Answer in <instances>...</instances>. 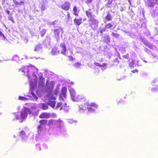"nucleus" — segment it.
<instances>
[{"label":"nucleus","mask_w":158,"mask_h":158,"mask_svg":"<svg viewBox=\"0 0 158 158\" xmlns=\"http://www.w3.org/2000/svg\"><path fill=\"white\" fill-rule=\"evenodd\" d=\"M56 102L52 101L51 100H48L46 102V103H41L40 104V106L41 109L44 110H46L48 109V105L54 108L55 106Z\"/></svg>","instance_id":"nucleus-1"},{"label":"nucleus","mask_w":158,"mask_h":158,"mask_svg":"<svg viewBox=\"0 0 158 158\" xmlns=\"http://www.w3.org/2000/svg\"><path fill=\"white\" fill-rule=\"evenodd\" d=\"M31 111L28 108H25L24 109L22 110L20 113L21 119H20L19 122L22 123L23 121L22 119H26L27 116V114H31Z\"/></svg>","instance_id":"nucleus-2"},{"label":"nucleus","mask_w":158,"mask_h":158,"mask_svg":"<svg viewBox=\"0 0 158 158\" xmlns=\"http://www.w3.org/2000/svg\"><path fill=\"white\" fill-rule=\"evenodd\" d=\"M63 30L60 27H58L57 29H55L53 30L54 34V38L56 39V41L58 42L60 40L59 34L60 32H62Z\"/></svg>","instance_id":"nucleus-3"},{"label":"nucleus","mask_w":158,"mask_h":158,"mask_svg":"<svg viewBox=\"0 0 158 158\" xmlns=\"http://www.w3.org/2000/svg\"><path fill=\"white\" fill-rule=\"evenodd\" d=\"M67 88L65 87H63L61 90V93L60 94L59 99L60 100H64V98H66Z\"/></svg>","instance_id":"nucleus-4"},{"label":"nucleus","mask_w":158,"mask_h":158,"mask_svg":"<svg viewBox=\"0 0 158 158\" xmlns=\"http://www.w3.org/2000/svg\"><path fill=\"white\" fill-rule=\"evenodd\" d=\"M86 105H87V109L88 110V111L90 112H93L94 110V109L92 108V107L97 108L98 106L95 104L94 103H91L90 104L89 103V102H87L86 103Z\"/></svg>","instance_id":"nucleus-5"},{"label":"nucleus","mask_w":158,"mask_h":158,"mask_svg":"<svg viewBox=\"0 0 158 158\" xmlns=\"http://www.w3.org/2000/svg\"><path fill=\"white\" fill-rule=\"evenodd\" d=\"M140 41L144 44L146 46L150 48H153V45L152 44L148 43V40L145 38H140Z\"/></svg>","instance_id":"nucleus-6"},{"label":"nucleus","mask_w":158,"mask_h":158,"mask_svg":"<svg viewBox=\"0 0 158 158\" xmlns=\"http://www.w3.org/2000/svg\"><path fill=\"white\" fill-rule=\"evenodd\" d=\"M69 92L72 100L74 101L77 102V97L76 96V93L74 89H70Z\"/></svg>","instance_id":"nucleus-7"},{"label":"nucleus","mask_w":158,"mask_h":158,"mask_svg":"<svg viewBox=\"0 0 158 158\" xmlns=\"http://www.w3.org/2000/svg\"><path fill=\"white\" fill-rule=\"evenodd\" d=\"M147 4L150 7H153L155 4H158V0H148L147 1Z\"/></svg>","instance_id":"nucleus-8"},{"label":"nucleus","mask_w":158,"mask_h":158,"mask_svg":"<svg viewBox=\"0 0 158 158\" xmlns=\"http://www.w3.org/2000/svg\"><path fill=\"white\" fill-rule=\"evenodd\" d=\"M70 3L68 2H65L61 6V8L65 11H68L70 9Z\"/></svg>","instance_id":"nucleus-9"},{"label":"nucleus","mask_w":158,"mask_h":158,"mask_svg":"<svg viewBox=\"0 0 158 158\" xmlns=\"http://www.w3.org/2000/svg\"><path fill=\"white\" fill-rule=\"evenodd\" d=\"M110 39L109 35L106 34H104L102 38V40L106 44H108L110 42Z\"/></svg>","instance_id":"nucleus-10"},{"label":"nucleus","mask_w":158,"mask_h":158,"mask_svg":"<svg viewBox=\"0 0 158 158\" xmlns=\"http://www.w3.org/2000/svg\"><path fill=\"white\" fill-rule=\"evenodd\" d=\"M51 38L50 37H47L43 42V44L47 47L50 46V45Z\"/></svg>","instance_id":"nucleus-11"},{"label":"nucleus","mask_w":158,"mask_h":158,"mask_svg":"<svg viewBox=\"0 0 158 158\" xmlns=\"http://www.w3.org/2000/svg\"><path fill=\"white\" fill-rule=\"evenodd\" d=\"M85 13L87 17L89 18V19H90L91 18L95 17V16L93 14V13L91 12V9H89L88 11H85Z\"/></svg>","instance_id":"nucleus-12"},{"label":"nucleus","mask_w":158,"mask_h":158,"mask_svg":"<svg viewBox=\"0 0 158 158\" xmlns=\"http://www.w3.org/2000/svg\"><path fill=\"white\" fill-rule=\"evenodd\" d=\"M50 115V114L49 113H43L39 116V118H48Z\"/></svg>","instance_id":"nucleus-13"},{"label":"nucleus","mask_w":158,"mask_h":158,"mask_svg":"<svg viewBox=\"0 0 158 158\" xmlns=\"http://www.w3.org/2000/svg\"><path fill=\"white\" fill-rule=\"evenodd\" d=\"M60 46L62 48V51H61V52L64 55H66V51L67 49L65 46L64 43H61L60 44Z\"/></svg>","instance_id":"nucleus-14"},{"label":"nucleus","mask_w":158,"mask_h":158,"mask_svg":"<svg viewBox=\"0 0 158 158\" xmlns=\"http://www.w3.org/2000/svg\"><path fill=\"white\" fill-rule=\"evenodd\" d=\"M82 19L81 18L78 19L75 18L74 20L75 24L77 26H79L82 23Z\"/></svg>","instance_id":"nucleus-15"},{"label":"nucleus","mask_w":158,"mask_h":158,"mask_svg":"<svg viewBox=\"0 0 158 158\" xmlns=\"http://www.w3.org/2000/svg\"><path fill=\"white\" fill-rule=\"evenodd\" d=\"M47 96L48 97L52 99L55 100L56 99V96H54L53 94L51 91H49L48 94Z\"/></svg>","instance_id":"nucleus-16"},{"label":"nucleus","mask_w":158,"mask_h":158,"mask_svg":"<svg viewBox=\"0 0 158 158\" xmlns=\"http://www.w3.org/2000/svg\"><path fill=\"white\" fill-rule=\"evenodd\" d=\"M89 21L91 22L92 24L93 25H96L97 26L98 23V21L95 19L94 17L91 18L90 19H89Z\"/></svg>","instance_id":"nucleus-17"},{"label":"nucleus","mask_w":158,"mask_h":158,"mask_svg":"<svg viewBox=\"0 0 158 158\" xmlns=\"http://www.w3.org/2000/svg\"><path fill=\"white\" fill-rule=\"evenodd\" d=\"M42 48V45L41 44H39L36 45L35 47V48L34 49V51L35 52H36L37 51H39Z\"/></svg>","instance_id":"nucleus-18"},{"label":"nucleus","mask_w":158,"mask_h":158,"mask_svg":"<svg viewBox=\"0 0 158 158\" xmlns=\"http://www.w3.org/2000/svg\"><path fill=\"white\" fill-rule=\"evenodd\" d=\"M19 135L21 136L22 138V139H25L26 138V136L25 135V132L24 131H22L20 133H19Z\"/></svg>","instance_id":"nucleus-19"},{"label":"nucleus","mask_w":158,"mask_h":158,"mask_svg":"<svg viewBox=\"0 0 158 158\" xmlns=\"http://www.w3.org/2000/svg\"><path fill=\"white\" fill-rule=\"evenodd\" d=\"M60 52V51L58 50L56 48L52 49V54L53 55H55L57 54H59Z\"/></svg>","instance_id":"nucleus-20"},{"label":"nucleus","mask_w":158,"mask_h":158,"mask_svg":"<svg viewBox=\"0 0 158 158\" xmlns=\"http://www.w3.org/2000/svg\"><path fill=\"white\" fill-rule=\"evenodd\" d=\"M77 8L76 6L74 7L73 9V10L74 11L73 14L74 15L77 16L78 15V12H79V11H77Z\"/></svg>","instance_id":"nucleus-21"},{"label":"nucleus","mask_w":158,"mask_h":158,"mask_svg":"<svg viewBox=\"0 0 158 158\" xmlns=\"http://www.w3.org/2000/svg\"><path fill=\"white\" fill-rule=\"evenodd\" d=\"M48 120L46 119H43L40 120L39 123H40V125H45L47 123Z\"/></svg>","instance_id":"nucleus-22"},{"label":"nucleus","mask_w":158,"mask_h":158,"mask_svg":"<svg viewBox=\"0 0 158 158\" xmlns=\"http://www.w3.org/2000/svg\"><path fill=\"white\" fill-rule=\"evenodd\" d=\"M59 23L58 22L57 20H55L53 22H52L50 23V24L53 25L54 27H57Z\"/></svg>","instance_id":"nucleus-23"},{"label":"nucleus","mask_w":158,"mask_h":158,"mask_svg":"<svg viewBox=\"0 0 158 158\" xmlns=\"http://www.w3.org/2000/svg\"><path fill=\"white\" fill-rule=\"evenodd\" d=\"M113 23H109L108 24H106L105 25V27L106 29H110L113 27Z\"/></svg>","instance_id":"nucleus-24"},{"label":"nucleus","mask_w":158,"mask_h":158,"mask_svg":"<svg viewBox=\"0 0 158 158\" xmlns=\"http://www.w3.org/2000/svg\"><path fill=\"white\" fill-rule=\"evenodd\" d=\"M112 0H109L108 2L105 5V7L107 8L110 7L112 6Z\"/></svg>","instance_id":"nucleus-25"},{"label":"nucleus","mask_w":158,"mask_h":158,"mask_svg":"<svg viewBox=\"0 0 158 158\" xmlns=\"http://www.w3.org/2000/svg\"><path fill=\"white\" fill-rule=\"evenodd\" d=\"M106 19L107 21L111 20L112 19L111 15L109 14H108V15L106 17Z\"/></svg>","instance_id":"nucleus-26"},{"label":"nucleus","mask_w":158,"mask_h":158,"mask_svg":"<svg viewBox=\"0 0 158 158\" xmlns=\"http://www.w3.org/2000/svg\"><path fill=\"white\" fill-rule=\"evenodd\" d=\"M37 128L38 131V132L39 133L43 129V127L42 125H41L40 124L38 126H37Z\"/></svg>","instance_id":"nucleus-27"},{"label":"nucleus","mask_w":158,"mask_h":158,"mask_svg":"<svg viewBox=\"0 0 158 158\" xmlns=\"http://www.w3.org/2000/svg\"><path fill=\"white\" fill-rule=\"evenodd\" d=\"M112 35L113 37L116 38H118L120 36V34H119L114 33V32L112 33Z\"/></svg>","instance_id":"nucleus-28"},{"label":"nucleus","mask_w":158,"mask_h":158,"mask_svg":"<svg viewBox=\"0 0 158 158\" xmlns=\"http://www.w3.org/2000/svg\"><path fill=\"white\" fill-rule=\"evenodd\" d=\"M55 124L58 125V126H61L63 124V122L62 121L59 120L56 121Z\"/></svg>","instance_id":"nucleus-29"},{"label":"nucleus","mask_w":158,"mask_h":158,"mask_svg":"<svg viewBox=\"0 0 158 158\" xmlns=\"http://www.w3.org/2000/svg\"><path fill=\"white\" fill-rule=\"evenodd\" d=\"M46 32V30L45 29H44L42 30L40 32V33L42 37H43L44 35Z\"/></svg>","instance_id":"nucleus-30"},{"label":"nucleus","mask_w":158,"mask_h":158,"mask_svg":"<svg viewBox=\"0 0 158 158\" xmlns=\"http://www.w3.org/2000/svg\"><path fill=\"white\" fill-rule=\"evenodd\" d=\"M81 66V64L79 63H77L74 64V66L75 68L78 69Z\"/></svg>","instance_id":"nucleus-31"},{"label":"nucleus","mask_w":158,"mask_h":158,"mask_svg":"<svg viewBox=\"0 0 158 158\" xmlns=\"http://www.w3.org/2000/svg\"><path fill=\"white\" fill-rule=\"evenodd\" d=\"M41 8L42 11H43L44 10L46 9V6L44 4H41Z\"/></svg>","instance_id":"nucleus-32"},{"label":"nucleus","mask_w":158,"mask_h":158,"mask_svg":"<svg viewBox=\"0 0 158 158\" xmlns=\"http://www.w3.org/2000/svg\"><path fill=\"white\" fill-rule=\"evenodd\" d=\"M62 105V103L61 102L58 103L57 104V106L56 107V109H58L60 108L61 106Z\"/></svg>","instance_id":"nucleus-33"},{"label":"nucleus","mask_w":158,"mask_h":158,"mask_svg":"<svg viewBox=\"0 0 158 158\" xmlns=\"http://www.w3.org/2000/svg\"><path fill=\"white\" fill-rule=\"evenodd\" d=\"M19 99H20L21 100H23V101H25V100H28V99L27 98H26L22 97V96H19Z\"/></svg>","instance_id":"nucleus-34"},{"label":"nucleus","mask_w":158,"mask_h":158,"mask_svg":"<svg viewBox=\"0 0 158 158\" xmlns=\"http://www.w3.org/2000/svg\"><path fill=\"white\" fill-rule=\"evenodd\" d=\"M59 90L58 88H56V89L55 90L54 92V94L56 96L57 95L58 92L59 91Z\"/></svg>","instance_id":"nucleus-35"},{"label":"nucleus","mask_w":158,"mask_h":158,"mask_svg":"<svg viewBox=\"0 0 158 158\" xmlns=\"http://www.w3.org/2000/svg\"><path fill=\"white\" fill-rule=\"evenodd\" d=\"M106 31V29L105 28H103V29L100 30V33H101V34L100 35V36H102V33L105 32Z\"/></svg>","instance_id":"nucleus-36"},{"label":"nucleus","mask_w":158,"mask_h":158,"mask_svg":"<svg viewBox=\"0 0 158 158\" xmlns=\"http://www.w3.org/2000/svg\"><path fill=\"white\" fill-rule=\"evenodd\" d=\"M68 14L67 15V20H69L71 19V17L70 16V14L69 12H67Z\"/></svg>","instance_id":"nucleus-37"},{"label":"nucleus","mask_w":158,"mask_h":158,"mask_svg":"<svg viewBox=\"0 0 158 158\" xmlns=\"http://www.w3.org/2000/svg\"><path fill=\"white\" fill-rule=\"evenodd\" d=\"M14 115L15 116V118L17 119V120L18 119V112H16L14 113Z\"/></svg>","instance_id":"nucleus-38"},{"label":"nucleus","mask_w":158,"mask_h":158,"mask_svg":"<svg viewBox=\"0 0 158 158\" xmlns=\"http://www.w3.org/2000/svg\"><path fill=\"white\" fill-rule=\"evenodd\" d=\"M0 36L1 37H2V40L5 39V36L4 35L3 33L1 31H0Z\"/></svg>","instance_id":"nucleus-39"},{"label":"nucleus","mask_w":158,"mask_h":158,"mask_svg":"<svg viewBox=\"0 0 158 158\" xmlns=\"http://www.w3.org/2000/svg\"><path fill=\"white\" fill-rule=\"evenodd\" d=\"M8 19L11 21L13 23H15V21L13 20V17L12 16L8 17Z\"/></svg>","instance_id":"nucleus-40"},{"label":"nucleus","mask_w":158,"mask_h":158,"mask_svg":"<svg viewBox=\"0 0 158 158\" xmlns=\"http://www.w3.org/2000/svg\"><path fill=\"white\" fill-rule=\"evenodd\" d=\"M66 105H67V104L66 103H64V105H63L62 107L60 108V110L63 109H65V108H64V107L65 106H66Z\"/></svg>","instance_id":"nucleus-41"},{"label":"nucleus","mask_w":158,"mask_h":158,"mask_svg":"<svg viewBox=\"0 0 158 158\" xmlns=\"http://www.w3.org/2000/svg\"><path fill=\"white\" fill-rule=\"evenodd\" d=\"M151 90L152 92H155L156 91H158V90L155 88H153L151 89Z\"/></svg>","instance_id":"nucleus-42"},{"label":"nucleus","mask_w":158,"mask_h":158,"mask_svg":"<svg viewBox=\"0 0 158 158\" xmlns=\"http://www.w3.org/2000/svg\"><path fill=\"white\" fill-rule=\"evenodd\" d=\"M92 1V0H86L85 2L87 4H89L91 3Z\"/></svg>","instance_id":"nucleus-43"},{"label":"nucleus","mask_w":158,"mask_h":158,"mask_svg":"<svg viewBox=\"0 0 158 158\" xmlns=\"http://www.w3.org/2000/svg\"><path fill=\"white\" fill-rule=\"evenodd\" d=\"M157 81V79H155L152 81V83L154 84Z\"/></svg>","instance_id":"nucleus-44"},{"label":"nucleus","mask_w":158,"mask_h":158,"mask_svg":"<svg viewBox=\"0 0 158 158\" xmlns=\"http://www.w3.org/2000/svg\"><path fill=\"white\" fill-rule=\"evenodd\" d=\"M133 64H134V63H133L132 62L131 63H130L129 64V65L131 68L133 67Z\"/></svg>","instance_id":"nucleus-45"},{"label":"nucleus","mask_w":158,"mask_h":158,"mask_svg":"<svg viewBox=\"0 0 158 158\" xmlns=\"http://www.w3.org/2000/svg\"><path fill=\"white\" fill-rule=\"evenodd\" d=\"M6 13L8 14V15H10V11L8 10H6Z\"/></svg>","instance_id":"nucleus-46"},{"label":"nucleus","mask_w":158,"mask_h":158,"mask_svg":"<svg viewBox=\"0 0 158 158\" xmlns=\"http://www.w3.org/2000/svg\"><path fill=\"white\" fill-rule=\"evenodd\" d=\"M94 64L97 66H100V64L98 63H94Z\"/></svg>","instance_id":"nucleus-47"},{"label":"nucleus","mask_w":158,"mask_h":158,"mask_svg":"<svg viewBox=\"0 0 158 158\" xmlns=\"http://www.w3.org/2000/svg\"><path fill=\"white\" fill-rule=\"evenodd\" d=\"M19 58V57L18 56H17V55H15L13 57V58H16V59L17 60Z\"/></svg>","instance_id":"nucleus-48"},{"label":"nucleus","mask_w":158,"mask_h":158,"mask_svg":"<svg viewBox=\"0 0 158 158\" xmlns=\"http://www.w3.org/2000/svg\"><path fill=\"white\" fill-rule=\"evenodd\" d=\"M120 10L121 11H123L124 10L123 8V7L121 6L120 8Z\"/></svg>","instance_id":"nucleus-49"},{"label":"nucleus","mask_w":158,"mask_h":158,"mask_svg":"<svg viewBox=\"0 0 158 158\" xmlns=\"http://www.w3.org/2000/svg\"><path fill=\"white\" fill-rule=\"evenodd\" d=\"M122 31L124 32L125 33H129V32L128 31H125V30H122Z\"/></svg>","instance_id":"nucleus-50"},{"label":"nucleus","mask_w":158,"mask_h":158,"mask_svg":"<svg viewBox=\"0 0 158 158\" xmlns=\"http://www.w3.org/2000/svg\"><path fill=\"white\" fill-rule=\"evenodd\" d=\"M82 106H81V105L80 106H79V108H80V109H81V110H84V109L83 108H82Z\"/></svg>","instance_id":"nucleus-51"},{"label":"nucleus","mask_w":158,"mask_h":158,"mask_svg":"<svg viewBox=\"0 0 158 158\" xmlns=\"http://www.w3.org/2000/svg\"><path fill=\"white\" fill-rule=\"evenodd\" d=\"M15 3V4L16 5H18V4H19V2H15L14 3Z\"/></svg>","instance_id":"nucleus-52"},{"label":"nucleus","mask_w":158,"mask_h":158,"mask_svg":"<svg viewBox=\"0 0 158 158\" xmlns=\"http://www.w3.org/2000/svg\"><path fill=\"white\" fill-rule=\"evenodd\" d=\"M40 80L41 81H42V80H43V77H40Z\"/></svg>","instance_id":"nucleus-53"},{"label":"nucleus","mask_w":158,"mask_h":158,"mask_svg":"<svg viewBox=\"0 0 158 158\" xmlns=\"http://www.w3.org/2000/svg\"><path fill=\"white\" fill-rule=\"evenodd\" d=\"M24 2L23 1L21 2L20 3H19V5H22V4H23Z\"/></svg>","instance_id":"nucleus-54"},{"label":"nucleus","mask_w":158,"mask_h":158,"mask_svg":"<svg viewBox=\"0 0 158 158\" xmlns=\"http://www.w3.org/2000/svg\"><path fill=\"white\" fill-rule=\"evenodd\" d=\"M34 96H35V97H34V98H35V99L36 100H37V99H38V97L36 96V95L34 94Z\"/></svg>","instance_id":"nucleus-55"},{"label":"nucleus","mask_w":158,"mask_h":158,"mask_svg":"<svg viewBox=\"0 0 158 158\" xmlns=\"http://www.w3.org/2000/svg\"><path fill=\"white\" fill-rule=\"evenodd\" d=\"M20 70L21 71H22V72H24L23 70L22 69H20Z\"/></svg>","instance_id":"nucleus-56"},{"label":"nucleus","mask_w":158,"mask_h":158,"mask_svg":"<svg viewBox=\"0 0 158 158\" xmlns=\"http://www.w3.org/2000/svg\"><path fill=\"white\" fill-rule=\"evenodd\" d=\"M13 2L15 3V2H16V0H13Z\"/></svg>","instance_id":"nucleus-57"},{"label":"nucleus","mask_w":158,"mask_h":158,"mask_svg":"<svg viewBox=\"0 0 158 158\" xmlns=\"http://www.w3.org/2000/svg\"><path fill=\"white\" fill-rule=\"evenodd\" d=\"M71 120H70V121H69L68 122H69L70 123H72L71 122Z\"/></svg>","instance_id":"nucleus-58"},{"label":"nucleus","mask_w":158,"mask_h":158,"mask_svg":"<svg viewBox=\"0 0 158 158\" xmlns=\"http://www.w3.org/2000/svg\"><path fill=\"white\" fill-rule=\"evenodd\" d=\"M136 72H138V71H137V70H136V69L135 70V72H136Z\"/></svg>","instance_id":"nucleus-59"},{"label":"nucleus","mask_w":158,"mask_h":158,"mask_svg":"<svg viewBox=\"0 0 158 158\" xmlns=\"http://www.w3.org/2000/svg\"><path fill=\"white\" fill-rule=\"evenodd\" d=\"M144 62H146V63H147V61H146V60H144Z\"/></svg>","instance_id":"nucleus-60"},{"label":"nucleus","mask_w":158,"mask_h":158,"mask_svg":"<svg viewBox=\"0 0 158 158\" xmlns=\"http://www.w3.org/2000/svg\"><path fill=\"white\" fill-rule=\"evenodd\" d=\"M34 75L35 77H37L36 76V75H35V74H34Z\"/></svg>","instance_id":"nucleus-61"},{"label":"nucleus","mask_w":158,"mask_h":158,"mask_svg":"<svg viewBox=\"0 0 158 158\" xmlns=\"http://www.w3.org/2000/svg\"><path fill=\"white\" fill-rule=\"evenodd\" d=\"M135 71V70H133V73H135V71Z\"/></svg>","instance_id":"nucleus-62"},{"label":"nucleus","mask_w":158,"mask_h":158,"mask_svg":"<svg viewBox=\"0 0 158 158\" xmlns=\"http://www.w3.org/2000/svg\"><path fill=\"white\" fill-rule=\"evenodd\" d=\"M14 137H15V135H14Z\"/></svg>","instance_id":"nucleus-63"},{"label":"nucleus","mask_w":158,"mask_h":158,"mask_svg":"<svg viewBox=\"0 0 158 158\" xmlns=\"http://www.w3.org/2000/svg\"><path fill=\"white\" fill-rule=\"evenodd\" d=\"M146 50H147V48H145Z\"/></svg>","instance_id":"nucleus-64"}]
</instances>
